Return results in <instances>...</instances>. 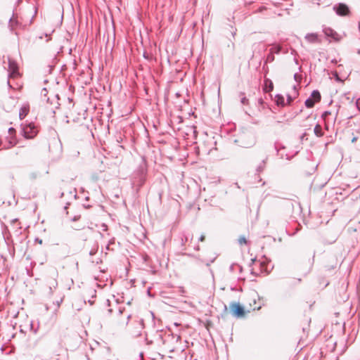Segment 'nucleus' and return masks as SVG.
<instances>
[{
  "instance_id": "obj_47",
  "label": "nucleus",
  "mask_w": 360,
  "mask_h": 360,
  "mask_svg": "<svg viewBox=\"0 0 360 360\" xmlns=\"http://www.w3.org/2000/svg\"><path fill=\"white\" fill-rule=\"evenodd\" d=\"M106 303H107V304L109 306V305H110V300H106Z\"/></svg>"
},
{
  "instance_id": "obj_54",
  "label": "nucleus",
  "mask_w": 360,
  "mask_h": 360,
  "mask_svg": "<svg viewBox=\"0 0 360 360\" xmlns=\"http://www.w3.org/2000/svg\"><path fill=\"white\" fill-rule=\"evenodd\" d=\"M239 268H240V271H241L243 269V267L241 266H239Z\"/></svg>"
},
{
  "instance_id": "obj_52",
  "label": "nucleus",
  "mask_w": 360,
  "mask_h": 360,
  "mask_svg": "<svg viewBox=\"0 0 360 360\" xmlns=\"http://www.w3.org/2000/svg\"><path fill=\"white\" fill-rule=\"evenodd\" d=\"M62 302V300L60 302H57L58 307L60 305V303Z\"/></svg>"
},
{
  "instance_id": "obj_32",
  "label": "nucleus",
  "mask_w": 360,
  "mask_h": 360,
  "mask_svg": "<svg viewBox=\"0 0 360 360\" xmlns=\"http://www.w3.org/2000/svg\"><path fill=\"white\" fill-rule=\"evenodd\" d=\"M333 8L335 13L338 15V4H335Z\"/></svg>"
},
{
  "instance_id": "obj_2",
  "label": "nucleus",
  "mask_w": 360,
  "mask_h": 360,
  "mask_svg": "<svg viewBox=\"0 0 360 360\" xmlns=\"http://www.w3.org/2000/svg\"><path fill=\"white\" fill-rule=\"evenodd\" d=\"M321 96L318 90H314L310 96L305 101L304 105L307 108H311L314 105L321 101Z\"/></svg>"
},
{
  "instance_id": "obj_18",
  "label": "nucleus",
  "mask_w": 360,
  "mask_h": 360,
  "mask_svg": "<svg viewBox=\"0 0 360 360\" xmlns=\"http://www.w3.org/2000/svg\"><path fill=\"white\" fill-rule=\"evenodd\" d=\"M238 242L240 245L248 244V243L244 236H240L238 239Z\"/></svg>"
},
{
  "instance_id": "obj_9",
  "label": "nucleus",
  "mask_w": 360,
  "mask_h": 360,
  "mask_svg": "<svg viewBox=\"0 0 360 360\" xmlns=\"http://www.w3.org/2000/svg\"><path fill=\"white\" fill-rule=\"evenodd\" d=\"M305 39L310 43L318 42L319 38L316 33H309L305 36Z\"/></svg>"
},
{
  "instance_id": "obj_16",
  "label": "nucleus",
  "mask_w": 360,
  "mask_h": 360,
  "mask_svg": "<svg viewBox=\"0 0 360 360\" xmlns=\"http://www.w3.org/2000/svg\"><path fill=\"white\" fill-rule=\"evenodd\" d=\"M135 179H137V181L139 183V186H141L144 184L146 179V176H136Z\"/></svg>"
},
{
  "instance_id": "obj_6",
  "label": "nucleus",
  "mask_w": 360,
  "mask_h": 360,
  "mask_svg": "<svg viewBox=\"0 0 360 360\" xmlns=\"http://www.w3.org/2000/svg\"><path fill=\"white\" fill-rule=\"evenodd\" d=\"M274 89V84L269 78H265L264 80L263 91L265 93H270Z\"/></svg>"
},
{
  "instance_id": "obj_51",
  "label": "nucleus",
  "mask_w": 360,
  "mask_h": 360,
  "mask_svg": "<svg viewBox=\"0 0 360 360\" xmlns=\"http://www.w3.org/2000/svg\"><path fill=\"white\" fill-rule=\"evenodd\" d=\"M251 274H253V275H256V276L257 275V274H255V273L253 271V270H252V271H251Z\"/></svg>"
},
{
  "instance_id": "obj_31",
  "label": "nucleus",
  "mask_w": 360,
  "mask_h": 360,
  "mask_svg": "<svg viewBox=\"0 0 360 360\" xmlns=\"http://www.w3.org/2000/svg\"><path fill=\"white\" fill-rule=\"evenodd\" d=\"M80 218V216H75L72 219V221H77Z\"/></svg>"
},
{
  "instance_id": "obj_53",
  "label": "nucleus",
  "mask_w": 360,
  "mask_h": 360,
  "mask_svg": "<svg viewBox=\"0 0 360 360\" xmlns=\"http://www.w3.org/2000/svg\"><path fill=\"white\" fill-rule=\"evenodd\" d=\"M306 135V134H304L302 136H301V139H303L304 138V136Z\"/></svg>"
},
{
  "instance_id": "obj_33",
  "label": "nucleus",
  "mask_w": 360,
  "mask_h": 360,
  "mask_svg": "<svg viewBox=\"0 0 360 360\" xmlns=\"http://www.w3.org/2000/svg\"><path fill=\"white\" fill-rule=\"evenodd\" d=\"M124 311V308L119 307V309H118L119 314H122Z\"/></svg>"
},
{
  "instance_id": "obj_29",
  "label": "nucleus",
  "mask_w": 360,
  "mask_h": 360,
  "mask_svg": "<svg viewBox=\"0 0 360 360\" xmlns=\"http://www.w3.org/2000/svg\"><path fill=\"white\" fill-rule=\"evenodd\" d=\"M47 92H48L47 89L46 88H44L41 90V95L45 96H46Z\"/></svg>"
},
{
  "instance_id": "obj_28",
  "label": "nucleus",
  "mask_w": 360,
  "mask_h": 360,
  "mask_svg": "<svg viewBox=\"0 0 360 360\" xmlns=\"http://www.w3.org/2000/svg\"><path fill=\"white\" fill-rule=\"evenodd\" d=\"M333 78L334 79L338 82V72L337 71H334L333 72Z\"/></svg>"
},
{
  "instance_id": "obj_15",
  "label": "nucleus",
  "mask_w": 360,
  "mask_h": 360,
  "mask_svg": "<svg viewBox=\"0 0 360 360\" xmlns=\"http://www.w3.org/2000/svg\"><path fill=\"white\" fill-rule=\"evenodd\" d=\"M137 323L139 325V331L136 334L137 336H140L141 335V330L144 328V321L143 319H140L137 321Z\"/></svg>"
},
{
  "instance_id": "obj_42",
  "label": "nucleus",
  "mask_w": 360,
  "mask_h": 360,
  "mask_svg": "<svg viewBox=\"0 0 360 360\" xmlns=\"http://www.w3.org/2000/svg\"><path fill=\"white\" fill-rule=\"evenodd\" d=\"M195 250H200V246L197 245L196 247H195Z\"/></svg>"
},
{
  "instance_id": "obj_8",
  "label": "nucleus",
  "mask_w": 360,
  "mask_h": 360,
  "mask_svg": "<svg viewBox=\"0 0 360 360\" xmlns=\"http://www.w3.org/2000/svg\"><path fill=\"white\" fill-rule=\"evenodd\" d=\"M350 14L348 6L344 4H339V15L347 16Z\"/></svg>"
},
{
  "instance_id": "obj_38",
  "label": "nucleus",
  "mask_w": 360,
  "mask_h": 360,
  "mask_svg": "<svg viewBox=\"0 0 360 360\" xmlns=\"http://www.w3.org/2000/svg\"><path fill=\"white\" fill-rule=\"evenodd\" d=\"M258 101H259V103L260 105H263V104L264 103V101H263V99H262V98H259Z\"/></svg>"
},
{
  "instance_id": "obj_34",
  "label": "nucleus",
  "mask_w": 360,
  "mask_h": 360,
  "mask_svg": "<svg viewBox=\"0 0 360 360\" xmlns=\"http://www.w3.org/2000/svg\"><path fill=\"white\" fill-rule=\"evenodd\" d=\"M36 177H37V174L35 173L30 174L31 179H36Z\"/></svg>"
},
{
  "instance_id": "obj_7",
  "label": "nucleus",
  "mask_w": 360,
  "mask_h": 360,
  "mask_svg": "<svg viewBox=\"0 0 360 360\" xmlns=\"http://www.w3.org/2000/svg\"><path fill=\"white\" fill-rule=\"evenodd\" d=\"M30 112V105L28 103L24 104L19 110V118L23 120Z\"/></svg>"
},
{
  "instance_id": "obj_56",
  "label": "nucleus",
  "mask_w": 360,
  "mask_h": 360,
  "mask_svg": "<svg viewBox=\"0 0 360 360\" xmlns=\"http://www.w3.org/2000/svg\"><path fill=\"white\" fill-rule=\"evenodd\" d=\"M286 159H287V160H290V157H288V156L287 155Z\"/></svg>"
},
{
  "instance_id": "obj_3",
  "label": "nucleus",
  "mask_w": 360,
  "mask_h": 360,
  "mask_svg": "<svg viewBox=\"0 0 360 360\" xmlns=\"http://www.w3.org/2000/svg\"><path fill=\"white\" fill-rule=\"evenodd\" d=\"M8 77H13V78L18 77L20 75V73H19V67H18L17 62L15 60L9 57L8 58Z\"/></svg>"
},
{
  "instance_id": "obj_1",
  "label": "nucleus",
  "mask_w": 360,
  "mask_h": 360,
  "mask_svg": "<svg viewBox=\"0 0 360 360\" xmlns=\"http://www.w3.org/2000/svg\"><path fill=\"white\" fill-rule=\"evenodd\" d=\"M21 128V134L26 139H34L39 133V130L37 127L34 124V123L30 122H24L20 124Z\"/></svg>"
},
{
  "instance_id": "obj_41",
  "label": "nucleus",
  "mask_w": 360,
  "mask_h": 360,
  "mask_svg": "<svg viewBox=\"0 0 360 360\" xmlns=\"http://www.w3.org/2000/svg\"><path fill=\"white\" fill-rule=\"evenodd\" d=\"M275 149L276 150L277 153L278 154L279 150L278 149L276 144H275Z\"/></svg>"
},
{
  "instance_id": "obj_20",
  "label": "nucleus",
  "mask_w": 360,
  "mask_h": 360,
  "mask_svg": "<svg viewBox=\"0 0 360 360\" xmlns=\"http://www.w3.org/2000/svg\"><path fill=\"white\" fill-rule=\"evenodd\" d=\"M264 167H265V160H262V162L257 167V172H262L264 170Z\"/></svg>"
},
{
  "instance_id": "obj_64",
  "label": "nucleus",
  "mask_w": 360,
  "mask_h": 360,
  "mask_svg": "<svg viewBox=\"0 0 360 360\" xmlns=\"http://www.w3.org/2000/svg\"><path fill=\"white\" fill-rule=\"evenodd\" d=\"M90 207V206H85V205H84V207H85V208H88V207Z\"/></svg>"
},
{
  "instance_id": "obj_40",
  "label": "nucleus",
  "mask_w": 360,
  "mask_h": 360,
  "mask_svg": "<svg viewBox=\"0 0 360 360\" xmlns=\"http://www.w3.org/2000/svg\"><path fill=\"white\" fill-rule=\"evenodd\" d=\"M22 0H18L16 2L17 6L20 5L22 3Z\"/></svg>"
},
{
  "instance_id": "obj_25",
  "label": "nucleus",
  "mask_w": 360,
  "mask_h": 360,
  "mask_svg": "<svg viewBox=\"0 0 360 360\" xmlns=\"http://www.w3.org/2000/svg\"><path fill=\"white\" fill-rule=\"evenodd\" d=\"M8 133L11 134V135H13L15 134V129L13 128V127H10L8 129Z\"/></svg>"
},
{
  "instance_id": "obj_35",
  "label": "nucleus",
  "mask_w": 360,
  "mask_h": 360,
  "mask_svg": "<svg viewBox=\"0 0 360 360\" xmlns=\"http://www.w3.org/2000/svg\"><path fill=\"white\" fill-rule=\"evenodd\" d=\"M69 205H70V202L66 203V205L64 207V210H68V207H69ZM66 214H68V211H66Z\"/></svg>"
},
{
  "instance_id": "obj_63",
  "label": "nucleus",
  "mask_w": 360,
  "mask_h": 360,
  "mask_svg": "<svg viewBox=\"0 0 360 360\" xmlns=\"http://www.w3.org/2000/svg\"><path fill=\"white\" fill-rule=\"evenodd\" d=\"M2 144V142H1V140L0 139V146H1Z\"/></svg>"
},
{
  "instance_id": "obj_60",
  "label": "nucleus",
  "mask_w": 360,
  "mask_h": 360,
  "mask_svg": "<svg viewBox=\"0 0 360 360\" xmlns=\"http://www.w3.org/2000/svg\"><path fill=\"white\" fill-rule=\"evenodd\" d=\"M89 197H86V198H85V200H89Z\"/></svg>"
},
{
  "instance_id": "obj_11",
  "label": "nucleus",
  "mask_w": 360,
  "mask_h": 360,
  "mask_svg": "<svg viewBox=\"0 0 360 360\" xmlns=\"http://www.w3.org/2000/svg\"><path fill=\"white\" fill-rule=\"evenodd\" d=\"M274 60H275V57H274V49H271L269 50V54L266 56V60L264 61V65L263 66V68H265V65L268 63H272Z\"/></svg>"
},
{
  "instance_id": "obj_61",
  "label": "nucleus",
  "mask_w": 360,
  "mask_h": 360,
  "mask_svg": "<svg viewBox=\"0 0 360 360\" xmlns=\"http://www.w3.org/2000/svg\"><path fill=\"white\" fill-rule=\"evenodd\" d=\"M108 311H109L110 313H111V312H112V309H110L108 310Z\"/></svg>"
},
{
  "instance_id": "obj_37",
  "label": "nucleus",
  "mask_w": 360,
  "mask_h": 360,
  "mask_svg": "<svg viewBox=\"0 0 360 360\" xmlns=\"http://www.w3.org/2000/svg\"><path fill=\"white\" fill-rule=\"evenodd\" d=\"M9 143H10L11 146H13L16 144V141L13 142L12 141H10Z\"/></svg>"
},
{
  "instance_id": "obj_12",
  "label": "nucleus",
  "mask_w": 360,
  "mask_h": 360,
  "mask_svg": "<svg viewBox=\"0 0 360 360\" xmlns=\"http://www.w3.org/2000/svg\"><path fill=\"white\" fill-rule=\"evenodd\" d=\"M189 236L186 235L185 233H182L181 237V246L183 248L182 250H185V244L188 240Z\"/></svg>"
},
{
  "instance_id": "obj_17",
  "label": "nucleus",
  "mask_w": 360,
  "mask_h": 360,
  "mask_svg": "<svg viewBox=\"0 0 360 360\" xmlns=\"http://www.w3.org/2000/svg\"><path fill=\"white\" fill-rule=\"evenodd\" d=\"M240 102L243 105H247L248 103V99L245 96V94L244 93H240Z\"/></svg>"
},
{
  "instance_id": "obj_30",
  "label": "nucleus",
  "mask_w": 360,
  "mask_h": 360,
  "mask_svg": "<svg viewBox=\"0 0 360 360\" xmlns=\"http://www.w3.org/2000/svg\"><path fill=\"white\" fill-rule=\"evenodd\" d=\"M205 235L202 234V235L200 236V237L199 238V241H200V242H203V241L205 240Z\"/></svg>"
},
{
  "instance_id": "obj_27",
  "label": "nucleus",
  "mask_w": 360,
  "mask_h": 360,
  "mask_svg": "<svg viewBox=\"0 0 360 360\" xmlns=\"http://www.w3.org/2000/svg\"><path fill=\"white\" fill-rule=\"evenodd\" d=\"M96 252H97V248H96V249L93 248V249H91V251L89 252V255H90L91 256L94 255L96 253Z\"/></svg>"
},
{
  "instance_id": "obj_58",
  "label": "nucleus",
  "mask_w": 360,
  "mask_h": 360,
  "mask_svg": "<svg viewBox=\"0 0 360 360\" xmlns=\"http://www.w3.org/2000/svg\"><path fill=\"white\" fill-rule=\"evenodd\" d=\"M335 136L338 134V129L335 132Z\"/></svg>"
},
{
  "instance_id": "obj_44",
  "label": "nucleus",
  "mask_w": 360,
  "mask_h": 360,
  "mask_svg": "<svg viewBox=\"0 0 360 360\" xmlns=\"http://www.w3.org/2000/svg\"><path fill=\"white\" fill-rule=\"evenodd\" d=\"M106 250H110V244H108L106 246Z\"/></svg>"
},
{
  "instance_id": "obj_59",
  "label": "nucleus",
  "mask_w": 360,
  "mask_h": 360,
  "mask_svg": "<svg viewBox=\"0 0 360 360\" xmlns=\"http://www.w3.org/2000/svg\"><path fill=\"white\" fill-rule=\"evenodd\" d=\"M30 326H31V329H32L33 328V324L31 323Z\"/></svg>"
},
{
  "instance_id": "obj_21",
  "label": "nucleus",
  "mask_w": 360,
  "mask_h": 360,
  "mask_svg": "<svg viewBox=\"0 0 360 360\" xmlns=\"http://www.w3.org/2000/svg\"><path fill=\"white\" fill-rule=\"evenodd\" d=\"M331 114L330 111H325L323 112L321 117L326 122L327 117Z\"/></svg>"
},
{
  "instance_id": "obj_46",
  "label": "nucleus",
  "mask_w": 360,
  "mask_h": 360,
  "mask_svg": "<svg viewBox=\"0 0 360 360\" xmlns=\"http://www.w3.org/2000/svg\"><path fill=\"white\" fill-rule=\"evenodd\" d=\"M328 284H329V283H328V282H326V283H324V284H323V287H324V288H325V287H326Z\"/></svg>"
},
{
  "instance_id": "obj_57",
  "label": "nucleus",
  "mask_w": 360,
  "mask_h": 360,
  "mask_svg": "<svg viewBox=\"0 0 360 360\" xmlns=\"http://www.w3.org/2000/svg\"><path fill=\"white\" fill-rule=\"evenodd\" d=\"M77 194H75V195H74V198H77Z\"/></svg>"
},
{
  "instance_id": "obj_10",
  "label": "nucleus",
  "mask_w": 360,
  "mask_h": 360,
  "mask_svg": "<svg viewBox=\"0 0 360 360\" xmlns=\"http://www.w3.org/2000/svg\"><path fill=\"white\" fill-rule=\"evenodd\" d=\"M275 103L276 105L279 107H284L285 105V102L283 96L281 94H276L275 96Z\"/></svg>"
},
{
  "instance_id": "obj_49",
  "label": "nucleus",
  "mask_w": 360,
  "mask_h": 360,
  "mask_svg": "<svg viewBox=\"0 0 360 360\" xmlns=\"http://www.w3.org/2000/svg\"><path fill=\"white\" fill-rule=\"evenodd\" d=\"M233 264L231 265V266H230V270H231V271H233Z\"/></svg>"
},
{
  "instance_id": "obj_23",
  "label": "nucleus",
  "mask_w": 360,
  "mask_h": 360,
  "mask_svg": "<svg viewBox=\"0 0 360 360\" xmlns=\"http://www.w3.org/2000/svg\"><path fill=\"white\" fill-rule=\"evenodd\" d=\"M34 14H33V15H32V18H31V20L30 21V24L32 23L33 19H34V18L36 16V15L37 13V11H38L37 7V6H34Z\"/></svg>"
},
{
  "instance_id": "obj_26",
  "label": "nucleus",
  "mask_w": 360,
  "mask_h": 360,
  "mask_svg": "<svg viewBox=\"0 0 360 360\" xmlns=\"http://www.w3.org/2000/svg\"><path fill=\"white\" fill-rule=\"evenodd\" d=\"M9 23H10V25L11 26H13V25L15 23V24H17L18 23V21L14 20L13 18H10L9 20Z\"/></svg>"
},
{
  "instance_id": "obj_13",
  "label": "nucleus",
  "mask_w": 360,
  "mask_h": 360,
  "mask_svg": "<svg viewBox=\"0 0 360 360\" xmlns=\"http://www.w3.org/2000/svg\"><path fill=\"white\" fill-rule=\"evenodd\" d=\"M314 134L316 136L321 137L323 136L322 128L319 124H316L314 129Z\"/></svg>"
},
{
  "instance_id": "obj_19",
  "label": "nucleus",
  "mask_w": 360,
  "mask_h": 360,
  "mask_svg": "<svg viewBox=\"0 0 360 360\" xmlns=\"http://www.w3.org/2000/svg\"><path fill=\"white\" fill-rule=\"evenodd\" d=\"M272 49H274V54H279L282 50V46L281 45H275Z\"/></svg>"
},
{
  "instance_id": "obj_48",
  "label": "nucleus",
  "mask_w": 360,
  "mask_h": 360,
  "mask_svg": "<svg viewBox=\"0 0 360 360\" xmlns=\"http://www.w3.org/2000/svg\"><path fill=\"white\" fill-rule=\"evenodd\" d=\"M338 110L336 111V113H335V120H336V118L338 117Z\"/></svg>"
},
{
  "instance_id": "obj_50",
  "label": "nucleus",
  "mask_w": 360,
  "mask_h": 360,
  "mask_svg": "<svg viewBox=\"0 0 360 360\" xmlns=\"http://www.w3.org/2000/svg\"><path fill=\"white\" fill-rule=\"evenodd\" d=\"M255 261H256V259H255V258L252 259V264H253Z\"/></svg>"
},
{
  "instance_id": "obj_55",
  "label": "nucleus",
  "mask_w": 360,
  "mask_h": 360,
  "mask_svg": "<svg viewBox=\"0 0 360 360\" xmlns=\"http://www.w3.org/2000/svg\"><path fill=\"white\" fill-rule=\"evenodd\" d=\"M232 34H233V36L234 37V36H235V34H236V32H233L232 33Z\"/></svg>"
},
{
  "instance_id": "obj_39",
  "label": "nucleus",
  "mask_w": 360,
  "mask_h": 360,
  "mask_svg": "<svg viewBox=\"0 0 360 360\" xmlns=\"http://www.w3.org/2000/svg\"><path fill=\"white\" fill-rule=\"evenodd\" d=\"M115 243V239H114V238H112V240H110L109 241V243H108V244H110V245L111 244H112V243Z\"/></svg>"
},
{
  "instance_id": "obj_62",
  "label": "nucleus",
  "mask_w": 360,
  "mask_h": 360,
  "mask_svg": "<svg viewBox=\"0 0 360 360\" xmlns=\"http://www.w3.org/2000/svg\"><path fill=\"white\" fill-rule=\"evenodd\" d=\"M214 259H213L212 260H211V262H211V263H212V262H214Z\"/></svg>"
},
{
  "instance_id": "obj_45",
  "label": "nucleus",
  "mask_w": 360,
  "mask_h": 360,
  "mask_svg": "<svg viewBox=\"0 0 360 360\" xmlns=\"http://www.w3.org/2000/svg\"><path fill=\"white\" fill-rule=\"evenodd\" d=\"M64 195V193L63 192H61L60 194V198H63Z\"/></svg>"
},
{
  "instance_id": "obj_5",
  "label": "nucleus",
  "mask_w": 360,
  "mask_h": 360,
  "mask_svg": "<svg viewBox=\"0 0 360 360\" xmlns=\"http://www.w3.org/2000/svg\"><path fill=\"white\" fill-rule=\"evenodd\" d=\"M323 32L326 36V38L328 40L329 42L338 41V34L332 28L328 27H323Z\"/></svg>"
},
{
  "instance_id": "obj_43",
  "label": "nucleus",
  "mask_w": 360,
  "mask_h": 360,
  "mask_svg": "<svg viewBox=\"0 0 360 360\" xmlns=\"http://www.w3.org/2000/svg\"><path fill=\"white\" fill-rule=\"evenodd\" d=\"M143 57H144L145 58H148V56H147L146 53H143Z\"/></svg>"
},
{
  "instance_id": "obj_14",
  "label": "nucleus",
  "mask_w": 360,
  "mask_h": 360,
  "mask_svg": "<svg viewBox=\"0 0 360 360\" xmlns=\"http://www.w3.org/2000/svg\"><path fill=\"white\" fill-rule=\"evenodd\" d=\"M146 173H147L146 169L143 166H140L136 172V176H146Z\"/></svg>"
},
{
  "instance_id": "obj_22",
  "label": "nucleus",
  "mask_w": 360,
  "mask_h": 360,
  "mask_svg": "<svg viewBox=\"0 0 360 360\" xmlns=\"http://www.w3.org/2000/svg\"><path fill=\"white\" fill-rule=\"evenodd\" d=\"M293 99L294 98L290 95H287V101L285 103V105H290L293 101Z\"/></svg>"
},
{
  "instance_id": "obj_24",
  "label": "nucleus",
  "mask_w": 360,
  "mask_h": 360,
  "mask_svg": "<svg viewBox=\"0 0 360 360\" xmlns=\"http://www.w3.org/2000/svg\"><path fill=\"white\" fill-rule=\"evenodd\" d=\"M294 79L297 82H300L301 80V79H302V77H301V75H298L297 73H295L294 75Z\"/></svg>"
},
{
  "instance_id": "obj_4",
  "label": "nucleus",
  "mask_w": 360,
  "mask_h": 360,
  "mask_svg": "<svg viewBox=\"0 0 360 360\" xmlns=\"http://www.w3.org/2000/svg\"><path fill=\"white\" fill-rule=\"evenodd\" d=\"M231 312L232 315L236 318H240L244 316L245 309L237 302H232L230 304Z\"/></svg>"
},
{
  "instance_id": "obj_36",
  "label": "nucleus",
  "mask_w": 360,
  "mask_h": 360,
  "mask_svg": "<svg viewBox=\"0 0 360 360\" xmlns=\"http://www.w3.org/2000/svg\"><path fill=\"white\" fill-rule=\"evenodd\" d=\"M131 317V314H128V315L127 316V325L129 323V320H130Z\"/></svg>"
}]
</instances>
